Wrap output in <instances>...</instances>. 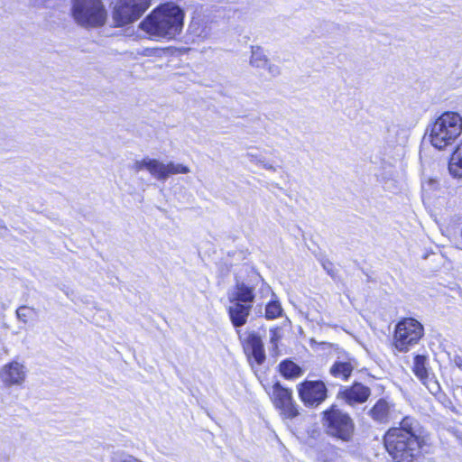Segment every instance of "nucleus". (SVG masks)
I'll return each instance as SVG.
<instances>
[{"mask_svg":"<svg viewBox=\"0 0 462 462\" xmlns=\"http://www.w3.org/2000/svg\"><path fill=\"white\" fill-rule=\"evenodd\" d=\"M322 422L326 432L343 441H348L353 436L355 424L348 413L336 405L323 411Z\"/></svg>","mask_w":462,"mask_h":462,"instance_id":"nucleus-5","label":"nucleus"},{"mask_svg":"<svg viewBox=\"0 0 462 462\" xmlns=\"http://www.w3.org/2000/svg\"><path fill=\"white\" fill-rule=\"evenodd\" d=\"M71 15L85 28L102 26L106 20V10L101 0H71Z\"/></svg>","mask_w":462,"mask_h":462,"instance_id":"nucleus-4","label":"nucleus"},{"mask_svg":"<svg viewBox=\"0 0 462 462\" xmlns=\"http://www.w3.org/2000/svg\"><path fill=\"white\" fill-rule=\"evenodd\" d=\"M260 165H262L263 168L265 169V170L272 171H276V168L274 166H273L272 164L266 162L265 161H264L263 163H261Z\"/></svg>","mask_w":462,"mask_h":462,"instance_id":"nucleus-32","label":"nucleus"},{"mask_svg":"<svg viewBox=\"0 0 462 462\" xmlns=\"http://www.w3.org/2000/svg\"><path fill=\"white\" fill-rule=\"evenodd\" d=\"M27 373L23 363L13 360L0 368V381L5 387L21 386L26 380Z\"/></svg>","mask_w":462,"mask_h":462,"instance_id":"nucleus-10","label":"nucleus"},{"mask_svg":"<svg viewBox=\"0 0 462 462\" xmlns=\"http://www.w3.org/2000/svg\"><path fill=\"white\" fill-rule=\"evenodd\" d=\"M427 184H428L429 186H431L432 188H434V187L436 186V184H437V181H436L435 180L430 179V180H429V181L427 182Z\"/></svg>","mask_w":462,"mask_h":462,"instance_id":"nucleus-34","label":"nucleus"},{"mask_svg":"<svg viewBox=\"0 0 462 462\" xmlns=\"http://www.w3.org/2000/svg\"><path fill=\"white\" fill-rule=\"evenodd\" d=\"M393 405L385 399L378 400L369 410L368 414L377 423H388L393 419Z\"/></svg>","mask_w":462,"mask_h":462,"instance_id":"nucleus-16","label":"nucleus"},{"mask_svg":"<svg viewBox=\"0 0 462 462\" xmlns=\"http://www.w3.org/2000/svg\"><path fill=\"white\" fill-rule=\"evenodd\" d=\"M268 70V73L272 77H277L281 73L280 67L276 64H272L268 61V65L265 68Z\"/></svg>","mask_w":462,"mask_h":462,"instance_id":"nucleus-29","label":"nucleus"},{"mask_svg":"<svg viewBox=\"0 0 462 462\" xmlns=\"http://www.w3.org/2000/svg\"><path fill=\"white\" fill-rule=\"evenodd\" d=\"M32 4L37 6L45 5L49 0H32Z\"/></svg>","mask_w":462,"mask_h":462,"instance_id":"nucleus-33","label":"nucleus"},{"mask_svg":"<svg viewBox=\"0 0 462 462\" xmlns=\"http://www.w3.org/2000/svg\"><path fill=\"white\" fill-rule=\"evenodd\" d=\"M268 58L263 50L259 46H252V55L250 64L257 69H265L268 65Z\"/></svg>","mask_w":462,"mask_h":462,"instance_id":"nucleus-23","label":"nucleus"},{"mask_svg":"<svg viewBox=\"0 0 462 462\" xmlns=\"http://www.w3.org/2000/svg\"><path fill=\"white\" fill-rule=\"evenodd\" d=\"M423 335L422 325L414 319L400 321L395 329V346L399 351L406 352L409 346L416 344Z\"/></svg>","mask_w":462,"mask_h":462,"instance_id":"nucleus-6","label":"nucleus"},{"mask_svg":"<svg viewBox=\"0 0 462 462\" xmlns=\"http://www.w3.org/2000/svg\"><path fill=\"white\" fill-rule=\"evenodd\" d=\"M251 309L249 304H240L237 301L230 302L228 315L235 328H240L246 323Z\"/></svg>","mask_w":462,"mask_h":462,"instance_id":"nucleus-18","label":"nucleus"},{"mask_svg":"<svg viewBox=\"0 0 462 462\" xmlns=\"http://www.w3.org/2000/svg\"><path fill=\"white\" fill-rule=\"evenodd\" d=\"M150 5L151 0H119L114 17L120 25L133 23L143 15Z\"/></svg>","mask_w":462,"mask_h":462,"instance_id":"nucleus-7","label":"nucleus"},{"mask_svg":"<svg viewBox=\"0 0 462 462\" xmlns=\"http://www.w3.org/2000/svg\"><path fill=\"white\" fill-rule=\"evenodd\" d=\"M300 400L306 406L317 407L327 398L328 389L322 381H305L298 385Z\"/></svg>","mask_w":462,"mask_h":462,"instance_id":"nucleus-8","label":"nucleus"},{"mask_svg":"<svg viewBox=\"0 0 462 462\" xmlns=\"http://www.w3.org/2000/svg\"><path fill=\"white\" fill-rule=\"evenodd\" d=\"M245 353L248 358H254L257 365H262L265 360V353L263 341L257 334L252 332L248 335L244 344Z\"/></svg>","mask_w":462,"mask_h":462,"instance_id":"nucleus-15","label":"nucleus"},{"mask_svg":"<svg viewBox=\"0 0 462 462\" xmlns=\"http://www.w3.org/2000/svg\"><path fill=\"white\" fill-rule=\"evenodd\" d=\"M279 328H272L270 330V343L272 344V351L276 353L278 349V341L281 339Z\"/></svg>","mask_w":462,"mask_h":462,"instance_id":"nucleus-27","label":"nucleus"},{"mask_svg":"<svg viewBox=\"0 0 462 462\" xmlns=\"http://www.w3.org/2000/svg\"><path fill=\"white\" fill-rule=\"evenodd\" d=\"M282 309L279 301L273 300L266 305L265 318L267 319H274L282 316Z\"/></svg>","mask_w":462,"mask_h":462,"instance_id":"nucleus-25","label":"nucleus"},{"mask_svg":"<svg viewBox=\"0 0 462 462\" xmlns=\"http://www.w3.org/2000/svg\"><path fill=\"white\" fill-rule=\"evenodd\" d=\"M280 372L287 379L300 377L302 374V369L291 360L282 361L280 365Z\"/></svg>","mask_w":462,"mask_h":462,"instance_id":"nucleus-22","label":"nucleus"},{"mask_svg":"<svg viewBox=\"0 0 462 462\" xmlns=\"http://www.w3.org/2000/svg\"><path fill=\"white\" fill-rule=\"evenodd\" d=\"M157 165L158 170L156 171V179L159 180H165L171 174H186L190 171L189 167L182 164L174 163L172 162L164 164L158 161Z\"/></svg>","mask_w":462,"mask_h":462,"instance_id":"nucleus-19","label":"nucleus"},{"mask_svg":"<svg viewBox=\"0 0 462 462\" xmlns=\"http://www.w3.org/2000/svg\"><path fill=\"white\" fill-rule=\"evenodd\" d=\"M370 395V388L361 383H355L338 393V397L351 406L365 402Z\"/></svg>","mask_w":462,"mask_h":462,"instance_id":"nucleus-12","label":"nucleus"},{"mask_svg":"<svg viewBox=\"0 0 462 462\" xmlns=\"http://www.w3.org/2000/svg\"><path fill=\"white\" fill-rule=\"evenodd\" d=\"M454 363L458 368L462 369V355L455 356Z\"/></svg>","mask_w":462,"mask_h":462,"instance_id":"nucleus-31","label":"nucleus"},{"mask_svg":"<svg viewBox=\"0 0 462 462\" xmlns=\"http://www.w3.org/2000/svg\"><path fill=\"white\" fill-rule=\"evenodd\" d=\"M321 264H322V267L328 273V275H330L333 278L336 276L337 271H336V269L334 267V264L330 261L323 260L321 262Z\"/></svg>","mask_w":462,"mask_h":462,"instance_id":"nucleus-28","label":"nucleus"},{"mask_svg":"<svg viewBox=\"0 0 462 462\" xmlns=\"http://www.w3.org/2000/svg\"><path fill=\"white\" fill-rule=\"evenodd\" d=\"M229 302H240V304L253 305L254 300V288L245 282H237L227 295Z\"/></svg>","mask_w":462,"mask_h":462,"instance_id":"nucleus-17","label":"nucleus"},{"mask_svg":"<svg viewBox=\"0 0 462 462\" xmlns=\"http://www.w3.org/2000/svg\"><path fill=\"white\" fill-rule=\"evenodd\" d=\"M383 444L393 462H420L426 444L424 429L417 419L405 416L386 431Z\"/></svg>","mask_w":462,"mask_h":462,"instance_id":"nucleus-1","label":"nucleus"},{"mask_svg":"<svg viewBox=\"0 0 462 462\" xmlns=\"http://www.w3.org/2000/svg\"><path fill=\"white\" fill-rule=\"evenodd\" d=\"M356 366L357 361L355 357L345 351H340L337 360L329 368V374L337 379L346 381Z\"/></svg>","mask_w":462,"mask_h":462,"instance_id":"nucleus-11","label":"nucleus"},{"mask_svg":"<svg viewBox=\"0 0 462 462\" xmlns=\"http://www.w3.org/2000/svg\"><path fill=\"white\" fill-rule=\"evenodd\" d=\"M273 403L282 414L287 419H293L299 415L298 406L292 399V391L275 383L273 386Z\"/></svg>","mask_w":462,"mask_h":462,"instance_id":"nucleus-9","label":"nucleus"},{"mask_svg":"<svg viewBox=\"0 0 462 462\" xmlns=\"http://www.w3.org/2000/svg\"><path fill=\"white\" fill-rule=\"evenodd\" d=\"M183 11L174 4H166L150 14L142 23L141 28L152 37L174 39L183 27Z\"/></svg>","mask_w":462,"mask_h":462,"instance_id":"nucleus-2","label":"nucleus"},{"mask_svg":"<svg viewBox=\"0 0 462 462\" xmlns=\"http://www.w3.org/2000/svg\"><path fill=\"white\" fill-rule=\"evenodd\" d=\"M32 310L33 309H31L27 306H21L16 310V317L20 321L27 323L28 319L31 317Z\"/></svg>","mask_w":462,"mask_h":462,"instance_id":"nucleus-26","label":"nucleus"},{"mask_svg":"<svg viewBox=\"0 0 462 462\" xmlns=\"http://www.w3.org/2000/svg\"><path fill=\"white\" fill-rule=\"evenodd\" d=\"M429 141L438 150L452 146L462 132V117L457 112H444L427 129Z\"/></svg>","mask_w":462,"mask_h":462,"instance_id":"nucleus-3","label":"nucleus"},{"mask_svg":"<svg viewBox=\"0 0 462 462\" xmlns=\"http://www.w3.org/2000/svg\"><path fill=\"white\" fill-rule=\"evenodd\" d=\"M413 372L431 393L439 390V384L433 380V375L430 373L427 356L423 355H417L414 357Z\"/></svg>","mask_w":462,"mask_h":462,"instance_id":"nucleus-13","label":"nucleus"},{"mask_svg":"<svg viewBox=\"0 0 462 462\" xmlns=\"http://www.w3.org/2000/svg\"><path fill=\"white\" fill-rule=\"evenodd\" d=\"M158 160L152 159L149 157H144L142 160H136L134 164L131 166V169L135 172H139L143 170H147L152 176L156 179V171L158 170Z\"/></svg>","mask_w":462,"mask_h":462,"instance_id":"nucleus-21","label":"nucleus"},{"mask_svg":"<svg viewBox=\"0 0 462 462\" xmlns=\"http://www.w3.org/2000/svg\"><path fill=\"white\" fill-rule=\"evenodd\" d=\"M388 136L387 139L391 143H401L405 139V132L401 129L398 125H392L387 129Z\"/></svg>","mask_w":462,"mask_h":462,"instance_id":"nucleus-24","label":"nucleus"},{"mask_svg":"<svg viewBox=\"0 0 462 462\" xmlns=\"http://www.w3.org/2000/svg\"><path fill=\"white\" fill-rule=\"evenodd\" d=\"M245 353L248 358H254L257 365H262L265 360V353L263 341L257 334L252 332L248 335L244 344Z\"/></svg>","mask_w":462,"mask_h":462,"instance_id":"nucleus-14","label":"nucleus"},{"mask_svg":"<svg viewBox=\"0 0 462 462\" xmlns=\"http://www.w3.org/2000/svg\"><path fill=\"white\" fill-rule=\"evenodd\" d=\"M246 156L248 157L249 161L251 162H254L255 164H261V163H263L264 162V158L259 156V155H256V154H252V153H247Z\"/></svg>","mask_w":462,"mask_h":462,"instance_id":"nucleus-30","label":"nucleus"},{"mask_svg":"<svg viewBox=\"0 0 462 462\" xmlns=\"http://www.w3.org/2000/svg\"><path fill=\"white\" fill-rule=\"evenodd\" d=\"M448 171L455 178H462V143H459L451 155Z\"/></svg>","mask_w":462,"mask_h":462,"instance_id":"nucleus-20","label":"nucleus"}]
</instances>
